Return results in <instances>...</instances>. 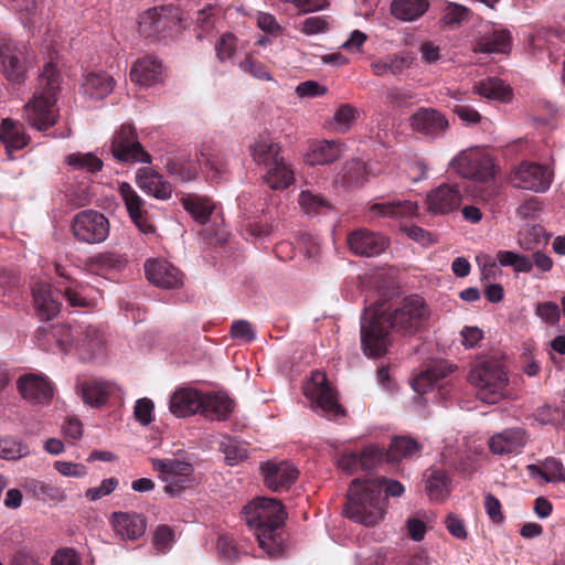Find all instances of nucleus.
Masks as SVG:
<instances>
[{"mask_svg": "<svg viewBox=\"0 0 565 565\" xmlns=\"http://www.w3.org/2000/svg\"><path fill=\"white\" fill-rule=\"evenodd\" d=\"M242 514L247 525L254 530L259 547L270 557L281 555L282 540L277 532L286 515L281 502L270 498H257L243 508Z\"/></svg>", "mask_w": 565, "mask_h": 565, "instance_id": "1", "label": "nucleus"}, {"mask_svg": "<svg viewBox=\"0 0 565 565\" xmlns=\"http://www.w3.org/2000/svg\"><path fill=\"white\" fill-rule=\"evenodd\" d=\"M58 92L60 74L55 64L49 62L36 78L33 97L24 106V118L31 127L46 130L57 121Z\"/></svg>", "mask_w": 565, "mask_h": 565, "instance_id": "2", "label": "nucleus"}, {"mask_svg": "<svg viewBox=\"0 0 565 565\" xmlns=\"http://www.w3.org/2000/svg\"><path fill=\"white\" fill-rule=\"evenodd\" d=\"M345 515L365 526L377 524L384 515L381 484L366 479H354L348 491Z\"/></svg>", "mask_w": 565, "mask_h": 565, "instance_id": "3", "label": "nucleus"}, {"mask_svg": "<svg viewBox=\"0 0 565 565\" xmlns=\"http://www.w3.org/2000/svg\"><path fill=\"white\" fill-rule=\"evenodd\" d=\"M250 154L266 170L265 181L271 189H286L294 182V171L280 157V147L269 134L256 138L250 146Z\"/></svg>", "mask_w": 565, "mask_h": 565, "instance_id": "4", "label": "nucleus"}, {"mask_svg": "<svg viewBox=\"0 0 565 565\" xmlns=\"http://www.w3.org/2000/svg\"><path fill=\"white\" fill-rule=\"evenodd\" d=\"M390 328L385 303H374L364 310L361 317V348L366 356L377 358L386 353L391 344Z\"/></svg>", "mask_w": 565, "mask_h": 565, "instance_id": "5", "label": "nucleus"}, {"mask_svg": "<svg viewBox=\"0 0 565 565\" xmlns=\"http://www.w3.org/2000/svg\"><path fill=\"white\" fill-rule=\"evenodd\" d=\"M468 379L476 388L477 397L486 404H497L509 396L508 374L497 362L477 364L469 372Z\"/></svg>", "mask_w": 565, "mask_h": 565, "instance_id": "6", "label": "nucleus"}, {"mask_svg": "<svg viewBox=\"0 0 565 565\" xmlns=\"http://www.w3.org/2000/svg\"><path fill=\"white\" fill-rule=\"evenodd\" d=\"M386 318L395 332L414 334L427 324L429 311L422 297L411 296L404 298L393 312H386Z\"/></svg>", "mask_w": 565, "mask_h": 565, "instance_id": "7", "label": "nucleus"}, {"mask_svg": "<svg viewBox=\"0 0 565 565\" xmlns=\"http://www.w3.org/2000/svg\"><path fill=\"white\" fill-rule=\"evenodd\" d=\"M449 169L463 179L486 182L494 177L492 158L480 148L461 150L449 161Z\"/></svg>", "mask_w": 565, "mask_h": 565, "instance_id": "8", "label": "nucleus"}, {"mask_svg": "<svg viewBox=\"0 0 565 565\" xmlns=\"http://www.w3.org/2000/svg\"><path fill=\"white\" fill-rule=\"evenodd\" d=\"M302 391L311 402L312 408L322 416L334 419L343 413L324 373L312 372L310 379L303 384Z\"/></svg>", "mask_w": 565, "mask_h": 565, "instance_id": "9", "label": "nucleus"}, {"mask_svg": "<svg viewBox=\"0 0 565 565\" xmlns=\"http://www.w3.org/2000/svg\"><path fill=\"white\" fill-rule=\"evenodd\" d=\"M71 231L77 242L87 245H96L104 243L108 238L110 223L108 218L98 211L83 210L73 216Z\"/></svg>", "mask_w": 565, "mask_h": 565, "instance_id": "10", "label": "nucleus"}, {"mask_svg": "<svg viewBox=\"0 0 565 565\" xmlns=\"http://www.w3.org/2000/svg\"><path fill=\"white\" fill-rule=\"evenodd\" d=\"M509 181L513 188L543 193L552 184L553 171L540 163L523 161L511 170Z\"/></svg>", "mask_w": 565, "mask_h": 565, "instance_id": "11", "label": "nucleus"}, {"mask_svg": "<svg viewBox=\"0 0 565 565\" xmlns=\"http://www.w3.org/2000/svg\"><path fill=\"white\" fill-rule=\"evenodd\" d=\"M110 151L113 157L120 162L149 163L151 161V156L143 150L131 125H122L115 132Z\"/></svg>", "mask_w": 565, "mask_h": 565, "instance_id": "12", "label": "nucleus"}, {"mask_svg": "<svg viewBox=\"0 0 565 565\" xmlns=\"http://www.w3.org/2000/svg\"><path fill=\"white\" fill-rule=\"evenodd\" d=\"M152 468L161 475V479L167 483L164 491L171 495L177 494L186 487L193 473V466L179 458L152 459Z\"/></svg>", "mask_w": 565, "mask_h": 565, "instance_id": "13", "label": "nucleus"}, {"mask_svg": "<svg viewBox=\"0 0 565 565\" xmlns=\"http://www.w3.org/2000/svg\"><path fill=\"white\" fill-rule=\"evenodd\" d=\"M0 71L11 82H21L26 71L25 47L10 39H0Z\"/></svg>", "mask_w": 565, "mask_h": 565, "instance_id": "14", "label": "nucleus"}, {"mask_svg": "<svg viewBox=\"0 0 565 565\" xmlns=\"http://www.w3.org/2000/svg\"><path fill=\"white\" fill-rule=\"evenodd\" d=\"M462 199V186L459 183H441L428 192L426 205L429 213L444 215L457 210Z\"/></svg>", "mask_w": 565, "mask_h": 565, "instance_id": "15", "label": "nucleus"}, {"mask_svg": "<svg viewBox=\"0 0 565 565\" xmlns=\"http://www.w3.org/2000/svg\"><path fill=\"white\" fill-rule=\"evenodd\" d=\"M348 246L358 256L373 257L383 253L388 241L385 236L366 228H358L351 232L347 238Z\"/></svg>", "mask_w": 565, "mask_h": 565, "instance_id": "16", "label": "nucleus"}, {"mask_svg": "<svg viewBox=\"0 0 565 565\" xmlns=\"http://www.w3.org/2000/svg\"><path fill=\"white\" fill-rule=\"evenodd\" d=\"M147 279L163 289L179 288L183 285V275L179 268L164 259H149L145 263Z\"/></svg>", "mask_w": 565, "mask_h": 565, "instance_id": "17", "label": "nucleus"}, {"mask_svg": "<svg viewBox=\"0 0 565 565\" xmlns=\"http://www.w3.org/2000/svg\"><path fill=\"white\" fill-rule=\"evenodd\" d=\"M266 487L273 491L288 489L297 479L298 470L289 461H268L260 465Z\"/></svg>", "mask_w": 565, "mask_h": 565, "instance_id": "18", "label": "nucleus"}, {"mask_svg": "<svg viewBox=\"0 0 565 565\" xmlns=\"http://www.w3.org/2000/svg\"><path fill=\"white\" fill-rule=\"evenodd\" d=\"M412 129L430 138L441 136L449 127L444 114L434 108H419L409 117Z\"/></svg>", "mask_w": 565, "mask_h": 565, "instance_id": "19", "label": "nucleus"}, {"mask_svg": "<svg viewBox=\"0 0 565 565\" xmlns=\"http://www.w3.org/2000/svg\"><path fill=\"white\" fill-rule=\"evenodd\" d=\"M18 390L24 399L34 404L49 402L53 396V387L49 380L34 373L20 376Z\"/></svg>", "mask_w": 565, "mask_h": 565, "instance_id": "20", "label": "nucleus"}, {"mask_svg": "<svg viewBox=\"0 0 565 565\" xmlns=\"http://www.w3.org/2000/svg\"><path fill=\"white\" fill-rule=\"evenodd\" d=\"M105 347L104 333L94 326H78L76 332L75 352L83 360H92L103 353Z\"/></svg>", "mask_w": 565, "mask_h": 565, "instance_id": "21", "label": "nucleus"}, {"mask_svg": "<svg viewBox=\"0 0 565 565\" xmlns=\"http://www.w3.org/2000/svg\"><path fill=\"white\" fill-rule=\"evenodd\" d=\"M119 193L125 202L128 214L134 224L143 234L154 232L153 225L149 222L147 213L143 210V200L137 194L129 183L122 182L119 185Z\"/></svg>", "mask_w": 565, "mask_h": 565, "instance_id": "22", "label": "nucleus"}, {"mask_svg": "<svg viewBox=\"0 0 565 565\" xmlns=\"http://www.w3.org/2000/svg\"><path fill=\"white\" fill-rule=\"evenodd\" d=\"M202 399L203 394L198 390L181 387L171 394L169 409L177 417L191 416L201 413Z\"/></svg>", "mask_w": 565, "mask_h": 565, "instance_id": "23", "label": "nucleus"}, {"mask_svg": "<svg viewBox=\"0 0 565 565\" xmlns=\"http://www.w3.org/2000/svg\"><path fill=\"white\" fill-rule=\"evenodd\" d=\"M136 183L141 191L157 200H169L172 195V185L152 168H140L136 172Z\"/></svg>", "mask_w": 565, "mask_h": 565, "instance_id": "24", "label": "nucleus"}, {"mask_svg": "<svg viewBox=\"0 0 565 565\" xmlns=\"http://www.w3.org/2000/svg\"><path fill=\"white\" fill-rule=\"evenodd\" d=\"M114 531L121 540H137L146 532V519L135 512H114L110 516Z\"/></svg>", "mask_w": 565, "mask_h": 565, "instance_id": "25", "label": "nucleus"}, {"mask_svg": "<svg viewBox=\"0 0 565 565\" xmlns=\"http://www.w3.org/2000/svg\"><path fill=\"white\" fill-rule=\"evenodd\" d=\"M527 441L522 428H509L494 434L489 439V448L494 455H512L521 452Z\"/></svg>", "mask_w": 565, "mask_h": 565, "instance_id": "26", "label": "nucleus"}, {"mask_svg": "<svg viewBox=\"0 0 565 565\" xmlns=\"http://www.w3.org/2000/svg\"><path fill=\"white\" fill-rule=\"evenodd\" d=\"M32 295L35 310L41 319L51 320L58 313L61 302L49 284L35 282Z\"/></svg>", "mask_w": 565, "mask_h": 565, "instance_id": "27", "label": "nucleus"}, {"mask_svg": "<svg viewBox=\"0 0 565 565\" xmlns=\"http://www.w3.org/2000/svg\"><path fill=\"white\" fill-rule=\"evenodd\" d=\"M343 150L344 147L339 140L313 141L306 154V162L310 166L329 164L337 161Z\"/></svg>", "mask_w": 565, "mask_h": 565, "instance_id": "28", "label": "nucleus"}, {"mask_svg": "<svg viewBox=\"0 0 565 565\" xmlns=\"http://www.w3.org/2000/svg\"><path fill=\"white\" fill-rule=\"evenodd\" d=\"M130 78L140 86H152L162 81L161 63L152 57L138 60L130 70Z\"/></svg>", "mask_w": 565, "mask_h": 565, "instance_id": "29", "label": "nucleus"}, {"mask_svg": "<svg viewBox=\"0 0 565 565\" xmlns=\"http://www.w3.org/2000/svg\"><path fill=\"white\" fill-rule=\"evenodd\" d=\"M127 258L122 254L116 252H102L88 257L84 266L96 275H105L114 270H120L127 265Z\"/></svg>", "mask_w": 565, "mask_h": 565, "instance_id": "30", "label": "nucleus"}, {"mask_svg": "<svg viewBox=\"0 0 565 565\" xmlns=\"http://www.w3.org/2000/svg\"><path fill=\"white\" fill-rule=\"evenodd\" d=\"M425 492L429 500L443 502L450 494V479L446 471L429 468L424 473Z\"/></svg>", "mask_w": 565, "mask_h": 565, "instance_id": "31", "label": "nucleus"}, {"mask_svg": "<svg viewBox=\"0 0 565 565\" xmlns=\"http://www.w3.org/2000/svg\"><path fill=\"white\" fill-rule=\"evenodd\" d=\"M417 203L409 200L376 202L370 206V213L373 216L384 217L413 216L417 213Z\"/></svg>", "mask_w": 565, "mask_h": 565, "instance_id": "32", "label": "nucleus"}, {"mask_svg": "<svg viewBox=\"0 0 565 565\" xmlns=\"http://www.w3.org/2000/svg\"><path fill=\"white\" fill-rule=\"evenodd\" d=\"M428 8V0H393L390 11L399 21L413 22L424 15Z\"/></svg>", "mask_w": 565, "mask_h": 565, "instance_id": "33", "label": "nucleus"}, {"mask_svg": "<svg viewBox=\"0 0 565 565\" xmlns=\"http://www.w3.org/2000/svg\"><path fill=\"white\" fill-rule=\"evenodd\" d=\"M79 390L86 405L99 407L107 402L108 396L115 390V385L109 382L90 380L82 383Z\"/></svg>", "mask_w": 565, "mask_h": 565, "instance_id": "34", "label": "nucleus"}, {"mask_svg": "<svg viewBox=\"0 0 565 565\" xmlns=\"http://www.w3.org/2000/svg\"><path fill=\"white\" fill-rule=\"evenodd\" d=\"M413 57L408 54H390L371 63V70L376 76L391 74L399 76L404 70L411 67Z\"/></svg>", "mask_w": 565, "mask_h": 565, "instance_id": "35", "label": "nucleus"}, {"mask_svg": "<svg viewBox=\"0 0 565 565\" xmlns=\"http://www.w3.org/2000/svg\"><path fill=\"white\" fill-rule=\"evenodd\" d=\"M201 414L215 417L218 420L226 419L234 409L233 401L221 393L203 394Z\"/></svg>", "mask_w": 565, "mask_h": 565, "instance_id": "36", "label": "nucleus"}, {"mask_svg": "<svg viewBox=\"0 0 565 565\" xmlns=\"http://www.w3.org/2000/svg\"><path fill=\"white\" fill-rule=\"evenodd\" d=\"M114 79L105 72L89 73L82 85L86 96L93 99H102L114 89Z\"/></svg>", "mask_w": 565, "mask_h": 565, "instance_id": "37", "label": "nucleus"}, {"mask_svg": "<svg viewBox=\"0 0 565 565\" xmlns=\"http://www.w3.org/2000/svg\"><path fill=\"white\" fill-rule=\"evenodd\" d=\"M472 92L483 98L500 102L510 100L512 95L511 88L497 77H490L475 83Z\"/></svg>", "mask_w": 565, "mask_h": 565, "instance_id": "38", "label": "nucleus"}, {"mask_svg": "<svg viewBox=\"0 0 565 565\" xmlns=\"http://www.w3.org/2000/svg\"><path fill=\"white\" fill-rule=\"evenodd\" d=\"M511 49V35L505 29L493 30L490 35L480 38L475 52L480 53H508Z\"/></svg>", "mask_w": 565, "mask_h": 565, "instance_id": "39", "label": "nucleus"}, {"mask_svg": "<svg viewBox=\"0 0 565 565\" xmlns=\"http://www.w3.org/2000/svg\"><path fill=\"white\" fill-rule=\"evenodd\" d=\"M0 140L4 145L8 153H11L13 150L22 149L29 141L22 126L10 118L2 120Z\"/></svg>", "mask_w": 565, "mask_h": 565, "instance_id": "40", "label": "nucleus"}, {"mask_svg": "<svg viewBox=\"0 0 565 565\" xmlns=\"http://www.w3.org/2000/svg\"><path fill=\"white\" fill-rule=\"evenodd\" d=\"M422 450V446L417 440L399 436L392 439L388 450L386 451V459L390 462H397L406 458L417 456Z\"/></svg>", "mask_w": 565, "mask_h": 565, "instance_id": "41", "label": "nucleus"}, {"mask_svg": "<svg viewBox=\"0 0 565 565\" xmlns=\"http://www.w3.org/2000/svg\"><path fill=\"white\" fill-rule=\"evenodd\" d=\"M181 202L184 210L200 224H205L210 220L215 207L210 199L198 195L183 196Z\"/></svg>", "mask_w": 565, "mask_h": 565, "instance_id": "42", "label": "nucleus"}, {"mask_svg": "<svg viewBox=\"0 0 565 565\" xmlns=\"http://www.w3.org/2000/svg\"><path fill=\"white\" fill-rule=\"evenodd\" d=\"M450 371L443 362L434 364L431 367L423 371L412 382L415 392L419 394L427 393L437 381L444 379Z\"/></svg>", "mask_w": 565, "mask_h": 565, "instance_id": "43", "label": "nucleus"}, {"mask_svg": "<svg viewBox=\"0 0 565 565\" xmlns=\"http://www.w3.org/2000/svg\"><path fill=\"white\" fill-rule=\"evenodd\" d=\"M25 488L29 492H31L36 499L40 500H51L61 502L65 500L66 493L65 490L52 482L43 481V480H29L25 483Z\"/></svg>", "mask_w": 565, "mask_h": 565, "instance_id": "44", "label": "nucleus"}, {"mask_svg": "<svg viewBox=\"0 0 565 565\" xmlns=\"http://www.w3.org/2000/svg\"><path fill=\"white\" fill-rule=\"evenodd\" d=\"M163 8H153L146 11L140 19L141 31L147 35L151 36L160 33L167 26V17L163 14Z\"/></svg>", "mask_w": 565, "mask_h": 565, "instance_id": "45", "label": "nucleus"}, {"mask_svg": "<svg viewBox=\"0 0 565 565\" xmlns=\"http://www.w3.org/2000/svg\"><path fill=\"white\" fill-rule=\"evenodd\" d=\"M66 163L74 170L95 173L103 167V161L92 152H76L66 157Z\"/></svg>", "mask_w": 565, "mask_h": 565, "instance_id": "46", "label": "nucleus"}, {"mask_svg": "<svg viewBox=\"0 0 565 565\" xmlns=\"http://www.w3.org/2000/svg\"><path fill=\"white\" fill-rule=\"evenodd\" d=\"M30 455V448L14 437L0 438V458L4 460H19Z\"/></svg>", "mask_w": 565, "mask_h": 565, "instance_id": "47", "label": "nucleus"}, {"mask_svg": "<svg viewBox=\"0 0 565 565\" xmlns=\"http://www.w3.org/2000/svg\"><path fill=\"white\" fill-rule=\"evenodd\" d=\"M495 259L501 266H510L516 273H530L533 268V263L527 256L512 250H499Z\"/></svg>", "mask_w": 565, "mask_h": 565, "instance_id": "48", "label": "nucleus"}, {"mask_svg": "<svg viewBox=\"0 0 565 565\" xmlns=\"http://www.w3.org/2000/svg\"><path fill=\"white\" fill-rule=\"evenodd\" d=\"M220 449L225 455V461L230 466L237 465L247 458V448L246 446L231 437H224L220 444Z\"/></svg>", "mask_w": 565, "mask_h": 565, "instance_id": "49", "label": "nucleus"}, {"mask_svg": "<svg viewBox=\"0 0 565 565\" xmlns=\"http://www.w3.org/2000/svg\"><path fill=\"white\" fill-rule=\"evenodd\" d=\"M9 2L24 26L29 28L36 23L38 7L35 0H9Z\"/></svg>", "mask_w": 565, "mask_h": 565, "instance_id": "50", "label": "nucleus"}, {"mask_svg": "<svg viewBox=\"0 0 565 565\" xmlns=\"http://www.w3.org/2000/svg\"><path fill=\"white\" fill-rule=\"evenodd\" d=\"M298 202L301 210L308 215H317L331 207L323 198L308 190L301 191Z\"/></svg>", "mask_w": 565, "mask_h": 565, "instance_id": "51", "label": "nucleus"}, {"mask_svg": "<svg viewBox=\"0 0 565 565\" xmlns=\"http://www.w3.org/2000/svg\"><path fill=\"white\" fill-rule=\"evenodd\" d=\"M77 327L56 326L51 330L52 337L62 352L75 351Z\"/></svg>", "mask_w": 565, "mask_h": 565, "instance_id": "52", "label": "nucleus"}, {"mask_svg": "<svg viewBox=\"0 0 565 565\" xmlns=\"http://www.w3.org/2000/svg\"><path fill=\"white\" fill-rule=\"evenodd\" d=\"M168 171L182 181H191L198 175V167L192 160L178 159L167 164Z\"/></svg>", "mask_w": 565, "mask_h": 565, "instance_id": "53", "label": "nucleus"}, {"mask_svg": "<svg viewBox=\"0 0 565 565\" xmlns=\"http://www.w3.org/2000/svg\"><path fill=\"white\" fill-rule=\"evenodd\" d=\"M441 21L445 25L456 26L468 18L469 9L456 2H447Z\"/></svg>", "mask_w": 565, "mask_h": 565, "instance_id": "54", "label": "nucleus"}, {"mask_svg": "<svg viewBox=\"0 0 565 565\" xmlns=\"http://www.w3.org/2000/svg\"><path fill=\"white\" fill-rule=\"evenodd\" d=\"M542 479L545 482H565L564 467L555 458H546L543 462Z\"/></svg>", "mask_w": 565, "mask_h": 565, "instance_id": "55", "label": "nucleus"}, {"mask_svg": "<svg viewBox=\"0 0 565 565\" xmlns=\"http://www.w3.org/2000/svg\"><path fill=\"white\" fill-rule=\"evenodd\" d=\"M328 28L329 23L323 17H309L296 24V29L306 35L323 33Z\"/></svg>", "mask_w": 565, "mask_h": 565, "instance_id": "56", "label": "nucleus"}, {"mask_svg": "<svg viewBox=\"0 0 565 565\" xmlns=\"http://www.w3.org/2000/svg\"><path fill=\"white\" fill-rule=\"evenodd\" d=\"M118 479L111 477L104 479L98 487L89 488L85 491V498L88 501L95 502L111 492H114L118 486Z\"/></svg>", "mask_w": 565, "mask_h": 565, "instance_id": "57", "label": "nucleus"}, {"mask_svg": "<svg viewBox=\"0 0 565 565\" xmlns=\"http://www.w3.org/2000/svg\"><path fill=\"white\" fill-rule=\"evenodd\" d=\"M154 404L150 398L142 397L136 402L134 415L136 420L143 426L149 425L153 419Z\"/></svg>", "mask_w": 565, "mask_h": 565, "instance_id": "58", "label": "nucleus"}, {"mask_svg": "<svg viewBox=\"0 0 565 565\" xmlns=\"http://www.w3.org/2000/svg\"><path fill=\"white\" fill-rule=\"evenodd\" d=\"M362 470H371L384 458V451L375 445L366 446L362 452L359 454Z\"/></svg>", "mask_w": 565, "mask_h": 565, "instance_id": "59", "label": "nucleus"}, {"mask_svg": "<svg viewBox=\"0 0 565 565\" xmlns=\"http://www.w3.org/2000/svg\"><path fill=\"white\" fill-rule=\"evenodd\" d=\"M217 553L222 561L232 563L238 558V550L234 540L228 535H221L217 540Z\"/></svg>", "mask_w": 565, "mask_h": 565, "instance_id": "60", "label": "nucleus"}, {"mask_svg": "<svg viewBox=\"0 0 565 565\" xmlns=\"http://www.w3.org/2000/svg\"><path fill=\"white\" fill-rule=\"evenodd\" d=\"M236 38L233 34H223L215 44L217 57L221 62L231 60L236 50Z\"/></svg>", "mask_w": 565, "mask_h": 565, "instance_id": "61", "label": "nucleus"}, {"mask_svg": "<svg viewBox=\"0 0 565 565\" xmlns=\"http://www.w3.org/2000/svg\"><path fill=\"white\" fill-rule=\"evenodd\" d=\"M413 98V92L406 88L392 87L386 92L387 102L398 107L409 106Z\"/></svg>", "mask_w": 565, "mask_h": 565, "instance_id": "62", "label": "nucleus"}, {"mask_svg": "<svg viewBox=\"0 0 565 565\" xmlns=\"http://www.w3.org/2000/svg\"><path fill=\"white\" fill-rule=\"evenodd\" d=\"M356 110L350 105L341 106L333 116L334 122L338 126V130L347 131L350 125L355 119Z\"/></svg>", "mask_w": 565, "mask_h": 565, "instance_id": "63", "label": "nucleus"}, {"mask_svg": "<svg viewBox=\"0 0 565 565\" xmlns=\"http://www.w3.org/2000/svg\"><path fill=\"white\" fill-rule=\"evenodd\" d=\"M51 565H81V558L74 550L61 548L53 555Z\"/></svg>", "mask_w": 565, "mask_h": 565, "instance_id": "64", "label": "nucleus"}]
</instances>
